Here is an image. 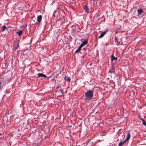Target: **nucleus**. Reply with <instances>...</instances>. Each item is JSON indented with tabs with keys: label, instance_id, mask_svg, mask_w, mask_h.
<instances>
[{
	"label": "nucleus",
	"instance_id": "obj_1",
	"mask_svg": "<svg viewBox=\"0 0 146 146\" xmlns=\"http://www.w3.org/2000/svg\"><path fill=\"white\" fill-rule=\"evenodd\" d=\"M94 91L92 90H89L85 93V98L84 101L88 102L94 96Z\"/></svg>",
	"mask_w": 146,
	"mask_h": 146
},
{
	"label": "nucleus",
	"instance_id": "obj_2",
	"mask_svg": "<svg viewBox=\"0 0 146 146\" xmlns=\"http://www.w3.org/2000/svg\"><path fill=\"white\" fill-rule=\"evenodd\" d=\"M19 44L18 42H16L15 43L13 46V48L15 50L17 49L19 47Z\"/></svg>",
	"mask_w": 146,
	"mask_h": 146
},
{
	"label": "nucleus",
	"instance_id": "obj_3",
	"mask_svg": "<svg viewBox=\"0 0 146 146\" xmlns=\"http://www.w3.org/2000/svg\"><path fill=\"white\" fill-rule=\"evenodd\" d=\"M131 136L130 133V132H128L127 133V137L125 140V141H128L130 139Z\"/></svg>",
	"mask_w": 146,
	"mask_h": 146
},
{
	"label": "nucleus",
	"instance_id": "obj_4",
	"mask_svg": "<svg viewBox=\"0 0 146 146\" xmlns=\"http://www.w3.org/2000/svg\"><path fill=\"white\" fill-rule=\"evenodd\" d=\"M88 44V40H85L80 45L82 47L84 46L85 45Z\"/></svg>",
	"mask_w": 146,
	"mask_h": 146
},
{
	"label": "nucleus",
	"instance_id": "obj_5",
	"mask_svg": "<svg viewBox=\"0 0 146 146\" xmlns=\"http://www.w3.org/2000/svg\"><path fill=\"white\" fill-rule=\"evenodd\" d=\"M114 68H115L114 66H112L111 67V68L109 70V72L110 73L115 72V71Z\"/></svg>",
	"mask_w": 146,
	"mask_h": 146
},
{
	"label": "nucleus",
	"instance_id": "obj_6",
	"mask_svg": "<svg viewBox=\"0 0 146 146\" xmlns=\"http://www.w3.org/2000/svg\"><path fill=\"white\" fill-rule=\"evenodd\" d=\"M108 30H107L106 31H104L99 36L98 38H101L102 37L105 35V34H106L107 32H108Z\"/></svg>",
	"mask_w": 146,
	"mask_h": 146
},
{
	"label": "nucleus",
	"instance_id": "obj_7",
	"mask_svg": "<svg viewBox=\"0 0 146 146\" xmlns=\"http://www.w3.org/2000/svg\"><path fill=\"white\" fill-rule=\"evenodd\" d=\"M38 77H44V78H46L47 77V76H46L44 74L40 73H38Z\"/></svg>",
	"mask_w": 146,
	"mask_h": 146
},
{
	"label": "nucleus",
	"instance_id": "obj_8",
	"mask_svg": "<svg viewBox=\"0 0 146 146\" xmlns=\"http://www.w3.org/2000/svg\"><path fill=\"white\" fill-rule=\"evenodd\" d=\"M42 16L41 15L38 16L37 17V20L38 22L41 21L42 19Z\"/></svg>",
	"mask_w": 146,
	"mask_h": 146
},
{
	"label": "nucleus",
	"instance_id": "obj_9",
	"mask_svg": "<svg viewBox=\"0 0 146 146\" xmlns=\"http://www.w3.org/2000/svg\"><path fill=\"white\" fill-rule=\"evenodd\" d=\"M83 8L85 9V12L86 13L88 11V7L86 5H83Z\"/></svg>",
	"mask_w": 146,
	"mask_h": 146
},
{
	"label": "nucleus",
	"instance_id": "obj_10",
	"mask_svg": "<svg viewBox=\"0 0 146 146\" xmlns=\"http://www.w3.org/2000/svg\"><path fill=\"white\" fill-rule=\"evenodd\" d=\"M64 80L68 82H69L70 81V78L68 76H65L64 77Z\"/></svg>",
	"mask_w": 146,
	"mask_h": 146
},
{
	"label": "nucleus",
	"instance_id": "obj_11",
	"mask_svg": "<svg viewBox=\"0 0 146 146\" xmlns=\"http://www.w3.org/2000/svg\"><path fill=\"white\" fill-rule=\"evenodd\" d=\"M117 59V57H115L113 55H112L111 58V60L113 61V60H116Z\"/></svg>",
	"mask_w": 146,
	"mask_h": 146
},
{
	"label": "nucleus",
	"instance_id": "obj_12",
	"mask_svg": "<svg viewBox=\"0 0 146 146\" xmlns=\"http://www.w3.org/2000/svg\"><path fill=\"white\" fill-rule=\"evenodd\" d=\"M143 11V10L141 9H138L137 10L138 13L140 15H141L142 14Z\"/></svg>",
	"mask_w": 146,
	"mask_h": 146
},
{
	"label": "nucleus",
	"instance_id": "obj_13",
	"mask_svg": "<svg viewBox=\"0 0 146 146\" xmlns=\"http://www.w3.org/2000/svg\"><path fill=\"white\" fill-rule=\"evenodd\" d=\"M126 142L125 140L123 142H120L118 146H122Z\"/></svg>",
	"mask_w": 146,
	"mask_h": 146
},
{
	"label": "nucleus",
	"instance_id": "obj_14",
	"mask_svg": "<svg viewBox=\"0 0 146 146\" xmlns=\"http://www.w3.org/2000/svg\"><path fill=\"white\" fill-rule=\"evenodd\" d=\"M82 48V47L80 46H79L78 49L75 51V52L76 53H78L80 51V49Z\"/></svg>",
	"mask_w": 146,
	"mask_h": 146
},
{
	"label": "nucleus",
	"instance_id": "obj_15",
	"mask_svg": "<svg viewBox=\"0 0 146 146\" xmlns=\"http://www.w3.org/2000/svg\"><path fill=\"white\" fill-rule=\"evenodd\" d=\"M1 28V31L2 32H3L6 29V27L5 25H3Z\"/></svg>",
	"mask_w": 146,
	"mask_h": 146
},
{
	"label": "nucleus",
	"instance_id": "obj_16",
	"mask_svg": "<svg viewBox=\"0 0 146 146\" xmlns=\"http://www.w3.org/2000/svg\"><path fill=\"white\" fill-rule=\"evenodd\" d=\"M16 33L19 36H20L22 35V30H21L20 31L17 32Z\"/></svg>",
	"mask_w": 146,
	"mask_h": 146
},
{
	"label": "nucleus",
	"instance_id": "obj_17",
	"mask_svg": "<svg viewBox=\"0 0 146 146\" xmlns=\"http://www.w3.org/2000/svg\"><path fill=\"white\" fill-rule=\"evenodd\" d=\"M106 133L104 131H103L100 134V135H101L102 136H105L106 135Z\"/></svg>",
	"mask_w": 146,
	"mask_h": 146
},
{
	"label": "nucleus",
	"instance_id": "obj_18",
	"mask_svg": "<svg viewBox=\"0 0 146 146\" xmlns=\"http://www.w3.org/2000/svg\"><path fill=\"white\" fill-rule=\"evenodd\" d=\"M141 120L142 121L143 125L146 126V121L142 119H141Z\"/></svg>",
	"mask_w": 146,
	"mask_h": 146
},
{
	"label": "nucleus",
	"instance_id": "obj_19",
	"mask_svg": "<svg viewBox=\"0 0 146 146\" xmlns=\"http://www.w3.org/2000/svg\"><path fill=\"white\" fill-rule=\"evenodd\" d=\"M62 94H63V90L61 89L60 90Z\"/></svg>",
	"mask_w": 146,
	"mask_h": 146
},
{
	"label": "nucleus",
	"instance_id": "obj_20",
	"mask_svg": "<svg viewBox=\"0 0 146 146\" xmlns=\"http://www.w3.org/2000/svg\"><path fill=\"white\" fill-rule=\"evenodd\" d=\"M118 38L117 37H115V40L116 41H117Z\"/></svg>",
	"mask_w": 146,
	"mask_h": 146
},
{
	"label": "nucleus",
	"instance_id": "obj_21",
	"mask_svg": "<svg viewBox=\"0 0 146 146\" xmlns=\"http://www.w3.org/2000/svg\"><path fill=\"white\" fill-rule=\"evenodd\" d=\"M1 82H0V90L1 89Z\"/></svg>",
	"mask_w": 146,
	"mask_h": 146
},
{
	"label": "nucleus",
	"instance_id": "obj_22",
	"mask_svg": "<svg viewBox=\"0 0 146 146\" xmlns=\"http://www.w3.org/2000/svg\"><path fill=\"white\" fill-rule=\"evenodd\" d=\"M6 61H5V66L4 67L5 68H6Z\"/></svg>",
	"mask_w": 146,
	"mask_h": 146
},
{
	"label": "nucleus",
	"instance_id": "obj_23",
	"mask_svg": "<svg viewBox=\"0 0 146 146\" xmlns=\"http://www.w3.org/2000/svg\"><path fill=\"white\" fill-rule=\"evenodd\" d=\"M117 42L119 44H120V42H118V41H117Z\"/></svg>",
	"mask_w": 146,
	"mask_h": 146
}]
</instances>
